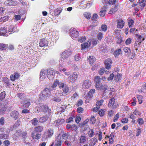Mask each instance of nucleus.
Here are the masks:
<instances>
[{
    "label": "nucleus",
    "instance_id": "59",
    "mask_svg": "<svg viewBox=\"0 0 146 146\" xmlns=\"http://www.w3.org/2000/svg\"><path fill=\"white\" fill-rule=\"evenodd\" d=\"M117 2V1L116 0H109L108 3L109 4L113 5L116 3Z\"/></svg>",
    "mask_w": 146,
    "mask_h": 146
},
{
    "label": "nucleus",
    "instance_id": "25",
    "mask_svg": "<svg viewBox=\"0 0 146 146\" xmlns=\"http://www.w3.org/2000/svg\"><path fill=\"white\" fill-rule=\"evenodd\" d=\"M118 6V5L117 4H115L114 7L113 8L111 9L110 11V13L111 14H113L116 12L118 9L117 7Z\"/></svg>",
    "mask_w": 146,
    "mask_h": 146
},
{
    "label": "nucleus",
    "instance_id": "39",
    "mask_svg": "<svg viewBox=\"0 0 146 146\" xmlns=\"http://www.w3.org/2000/svg\"><path fill=\"white\" fill-rule=\"evenodd\" d=\"M84 17L87 19H89L91 17V14L88 12H85L84 14Z\"/></svg>",
    "mask_w": 146,
    "mask_h": 146
},
{
    "label": "nucleus",
    "instance_id": "23",
    "mask_svg": "<svg viewBox=\"0 0 146 146\" xmlns=\"http://www.w3.org/2000/svg\"><path fill=\"white\" fill-rule=\"evenodd\" d=\"M108 89H110V90H111V88H110V87L108 88V86L106 84H104V85H102V84L101 85L100 87L98 88V89L100 90H107ZM112 90L113 89V88H112Z\"/></svg>",
    "mask_w": 146,
    "mask_h": 146
},
{
    "label": "nucleus",
    "instance_id": "29",
    "mask_svg": "<svg viewBox=\"0 0 146 146\" xmlns=\"http://www.w3.org/2000/svg\"><path fill=\"white\" fill-rule=\"evenodd\" d=\"M123 50L126 54L128 55V56H129V55L130 54L131 52L130 49L128 47H125L123 48Z\"/></svg>",
    "mask_w": 146,
    "mask_h": 146
},
{
    "label": "nucleus",
    "instance_id": "22",
    "mask_svg": "<svg viewBox=\"0 0 146 146\" xmlns=\"http://www.w3.org/2000/svg\"><path fill=\"white\" fill-rule=\"evenodd\" d=\"M86 136L82 135L80 136L78 138V140L79 141V143H83L85 142L86 141Z\"/></svg>",
    "mask_w": 146,
    "mask_h": 146
},
{
    "label": "nucleus",
    "instance_id": "2",
    "mask_svg": "<svg viewBox=\"0 0 146 146\" xmlns=\"http://www.w3.org/2000/svg\"><path fill=\"white\" fill-rule=\"evenodd\" d=\"M58 86L60 88H62L63 90V92L61 94H62L63 95L65 96L70 93L68 87L66 84H64V83L58 82Z\"/></svg>",
    "mask_w": 146,
    "mask_h": 146
},
{
    "label": "nucleus",
    "instance_id": "51",
    "mask_svg": "<svg viewBox=\"0 0 146 146\" xmlns=\"http://www.w3.org/2000/svg\"><path fill=\"white\" fill-rule=\"evenodd\" d=\"M86 37L85 36H82L79 38L78 40L80 42H82L86 40Z\"/></svg>",
    "mask_w": 146,
    "mask_h": 146
},
{
    "label": "nucleus",
    "instance_id": "46",
    "mask_svg": "<svg viewBox=\"0 0 146 146\" xmlns=\"http://www.w3.org/2000/svg\"><path fill=\"white\" fill-rule=\"evenodd\" d=\"M94 130L93 129L90 130L88 133V136L90 137H92L94 135Z\"/></svg>",
    "mask_w": 146,
    "mask_h": 146
},
{
    "label": "nucleus",
    "instance_id": "53",
    "mask_svg": "<svg viewBox=\"0 0 146 146\" xmlns=\"http://www.w3.org/2000/svg\"><path fill=\"white\" fill-rule=\"evenodd\" d=\"M61 11L62 10H60L59 9H57L54 11V14L56 15H58L61 13Z\"/></svg>",
    "mask_w": 146,
    "mask_h": 146
},
{
    "label": "nucleus",
    "instance_id": "6",
    "mask_svg": "<svg viewBox=\"0 0 146 146\" xmlns=\"http://www.w3.org/2000/svg\"><path fill=\"white\" fill-rule=\"evenodd\" d=\"M47 77L49 79H52L54 76V70L53 69H49L46 70Z\"/></svg>",
    "mask_w": 146,
    "mask_h": 146
},
{
    "label": "nucleus",
    "instance_id": "54",
    "mask_svg": "<svg viewBox=\"0 0 146 146\" xmlns=\"http://www.w3.org/2000/svg\"><path fill=\"white\" fill-rule=\"evenodd\" d=\"M137 98H138V102H139V104H141L142 103V96L141 95H138L137 96Z\"/></svg>",
    "mask_w": 146,
    "mask_h": 146
},
{
    "label": "nucleus",
    "instance_id": "57",
    "mask_svg": "<svg viewBox=\"0 0 146 146\" xmlns=\"http://www.w3.org/2000/svg\"><path fill=\"white\" fill-rule=\"evenodd\" d=\"M101 28L102 31L105 32L106 31L107 29V26L105 25H102L101 26Z\"/></svg>",
    "mask_w": 146,
    "mask_h": 146
},
{
    "label": "nucleus",
    "instance_id": "13",
    "mask_svg": "<svg viewBox=\"0 0 146 146\" xmlns=\"http://www.w3.org/2000/svg\"><path fill=\"white\" fill-rule=\"evenodd\" d=\"M46 70H42L40 72V79L41 80H42L44 79L47 75L46 74Z\"/></svg>",
    "mask_w": 146,
    "mask_h": 146
},
{
    "label": "nucleus",
    "instance_id": "35",
    "mask_svg": "<svg viewBox=\"0 0 146 146\" xmlns=\"http://www.w3.org/2000/svg\"><path fill=\"white\" fill-rule=\"evenodd\" d=\"M6 108L4 106H0V114H3L5 113L6 110Z\"/></svg>",
    "mask_w": 146,
    "mask_h": 146
},
{
    "label": "nucleus",
    "instance_id": "7",
    "mask_svg": "<svg viewBox=\"0 0 146 146\" xmlns=\"http://www.w3.org/2000/svg\"><path fill=\"white\" fill-rule=\"evenodd\" d=\"M53 133V131L52 129H48L47 132H45L43 135V138L45 140L47 138L50 137L52 135Z\"/></svg>",
    "mask_w": 146,
    "mask_h": 146
},
{
    "label": "nucleus",
    "instance_id": "55",
    "mask_svg": "<svg viewBox=\"0 0 146 146\" xmlns=\"http://www.w3.org/2000/svg\"><path fill=\"white\" fill-rule=\"evenodd\" d=\"M105 72H106V71L104 68H101L99 71V73L100 75H102Z\"/></svg>",
    "mask_w": 146,
    "mask_h": 146
},
{
    "label": "nucleus",
    "instance_id": "42",
    "mask_svg": "<svg viewBox=\"0 0 146 146\" xmlns=\"http://www.w3.org/2000/svg\"><path fill=\"white\" fill-rule=\"evenodd\" d=\"M110 90V89H108L107 90H104L103 92L102 96L103 97L105 96L106 97H107L108 96H107V95L108 93V92Z\"/></svg>",
    "mask_w": 146,
    "mask_h": 146
},
{
    "label": "nucleus",
    "instance_id": "64",
    "mask_svg": "<svg viewBox=\"0 0 146 146\" xmlns=\"http://www.w3.org/2000/svg\"><path fill=\"white\" fill-rule=\"evenodd\" d=\"M61 141H55L54 146H61Z\"/></svg>",
    "mask_w": 146,
    "mask_h": 146
},
{
    "label": "nucleus",
    "instance_id": "62",
    "mask_svg": "<svg viewBox=\"0 0 146 146\" xmlns=\"http://www.w3.org/2000/svg\"><path fill=\"white\" fill-rule=\"evenodd\" d=\"M98 17V15L97 14L94 13L93 14L92 19V20H96Z\"/></svg>",
    "mask_w": 146,
    "mask_h": 146
},
{
    "label": "nucleus",
    "instance_id": "3",
    "mask_svg": "<svg viewBox=\"0 0 146 146\" xmlns=\"http://www.w3.org/2000/svg\"><path fill=\"white\" fill-rule=\"evenodd\" d=\"M39 107H38L37 111L39 110V111L44 112H47L48 113V114H51V112L50 110L49 109L48 106L45 104L40 105L39 106Z\"/></svg>",
    "mask_w": 146,
    "mask_h": 146
},
{
    "label": "nucleus",
    "instance_id": "49",
    "mask_svg": "<svg viewBox=\"0 0 146 146\" xmlns=\"http://www.w3.org/2000/svg\"><path fill=\"white\" fill-rule=\"evenodd\" d=\"M103 37V34L100 32L98 33L97 35V37L98 40H100Z\"/></svg>",
    "mask_w": 146,
    "mask_h": 146
},
{
    "label": "nucleus",
    "instance_id": "56",
    "mask_svg": "<svg viewBox=\"0 0 146 146\" xmlns=\"http://www.w3.org/2000/svg\"><path fill=\"white\" fill-rule=\"evenodd\" d=\"M68 81L70 82L75 81V80L74 79V78H73V76L72 75L69 76L68 78Z\"/></svg>",
    "mask_w": 146,
    "mask_h": 146
},
{
    "label": "nucleus",
    "instance_id": "26",
    "mask_svg": "<svg viewBox=\"0 0 146 146\" xmlns=\"http://www.w3.org/2000/svg\"><path fill=\"white\" fill-rule=\"evenodd\" d=\"M106 7H104L102 9V10L100 12V16L104 17L106 13Z\"/></svg>",
    "mask_w": 146,
    "mask_h": 146
},
{
    "label": "nucleus",
    "instance_id": "45",
    "mask_svg": "<svg viewBox=\"0 0 146 146\" xmlns=\"http://www.w3.org/2000/svg\"><path fill=\"white\" fill-rule=\"evenodd\" d=\"M144 121L143 119L141 118H138L137 119V122L140 125H142L144 123Z\"/></svg>",
    "mask_w": 146,
    "mask_h": 146
},
{
    "label": "nucleus",
    "instance_id": "11",
    "mask_svg": "<svg viewBox=\"0 0 146 146\" xmlns=\"http://www.w3.org/2000/svg\"><path fill=\"white\" fill-rule=\"evenodd\" d=\"M112 63L111 60L110 58H108L105 60V68L107 69H110L111 68V64Z\"/></svg>",
    "mask_w": 146,
    "mask_h": 146
},
{
    "label": "nucleus",
    "instance_id": "31",
    "mask_svg": "<svg viewBox=\"0 0 146 146\" xmlns=\"http://www.w3.org/2000/svg\"><path fill=\"white\" fill-rule=\"evenodd\" d=\"M23 103V106L25 108H27L31 105L30 102L28 100H25Z\"/></svg>",
    "mask_w": 146,
    "mask_h": 146
},
{
    "label": "nucleus",
    "instance_id": "5",
    "mask_svg": "<svg viewBox=\"0 0 146 146\" xmlns=\"http://www.w3.org/2000/svg\"><path fill=\"white\" fill-rule=\"evenodd\" d=\"M70 36L73 38H76L78 36V32L75 28L71 29L70 30Z\"/></svg>",
    "mask_w": 146,
    "mask_h": 146
},
{
    "label": "nucleus",
    "instance_id": "48",
    "mask_svg": "<svg viewBox=\"0 0 146 146\" xmlns=\"http://www.w3.org/2000/svg\"><path fill=\"white\" fill-rule=\"evenodd\" d=\"M96 121V119L94 116H91L90 118V121L91 124H93L95 123Z\"/></svg>",
    "mask_w": 146,
    "mask_h": 146
},
{
    "label": "nucleus",
    "instance_id": "50",
    "mask_svg": "<svg viewBox=\"0 0 146 146\" xmlns=\"http://www.w3.org/2000/svg\"><path fill=\"white\" fill-rule=\"evenodd\" d=\"M141 41H136L134 44V46L135 47L137 48L139 47L141 44Z\"/></svg>",
    "mask_w": 146,
    "mask_h": 146
},
{
    "label": "nucleus",
    "instance_id": "36",
    "mask_svg": "<svg viewBox=\"0 0 146 146\" xmlns=\"http://www.w3.org/2000/svg\"><path fill=\"white\" fill-rule=\"evenodd\" d=\"M32 124L34 126H35L37 125L38 123V121L36 118H34L31 120Z\"/></svg>",
    "mask_w": 146,
    "mask_h": 146
},
{
    "label": "nucleus",
    "instance_id": "19",
    "mask_svg": "<svg viewBox=\"0 0 146 146\" xmlns=\"http://www.w3.org/2000/svg\"><path fill=\"white\" fill-rule=\"evenodd\" d=\"M5 4L8 6H13L16 5L17 2L12 0H7L5 2Z\"/></svg>",
    "mask_w": 146,
    "mask_h": 146
},
{
    "label": "nucleus",
    "instance_id": "58",
    "mask_svg": "<svg viewBox=\"0 0 146 146\" xmlns=\"http://www.w3.org/2000/svg\"><path fill=\"white\" fill-rule=\"evenodd\" d=\"M17 96L19 97L20 99H22L23 98L24 96V94L23 93H19L17 94Z\"/></svg>",
    "mask_w": 146,
    "mask_h": 146
},
{
    "label": "nucleus",
    "instance_id": "34",
    "mask_svg": "<svg viewBox=\"0 0 146 146\" xmlns=\"http://www.w3.org/2000/svg\"><path fill=\"white\" fill-rule=\"evenodd\" d=\"M121 74L118 73L116 76L114 77V80L116 82H118L120 80L121 78Z\"/></svg>",
    "mask_w": 146,
    "mask_h": 146
},
{
    "label": "nucleus",
    "instance_id": "17",
    "mask_svg": "<svg viewBox=\"0 0 146 146\" xmlns=\"http://www.w3.org/2000/svg\"><path fill=\"white\" fill-rule=\"evenodd\" d=\"M20 76L19 74L17 72H15L14 74H12L10 76V79L11 81H13L16 79L18 78Z\"/></svg>",
    "mask_w": 146,
    "mask_h": 146
},
{
    "label": "nucleus",
    "instance_id": "1",
    "mask_svg": "<svg viewBox=\"0 0 146 146\" xmlns=\"http://www.w3.org/2000/svg\"><path fill=\"white\" fill-rule=\"evenodd\" d=\"M71 54L70 51L65 50L60 54L59 60L60 63L62 64L64 62L67 61L68 58Z\"/></svg>",
    "mask_w": 146,
    "mask_h": 146
},
{
    "label": "nucleus",
    "instance_id": "30",
    "mask_svg": "<svg viewBox=\"0 0 146 146\" xmlns=\"http://www.w3.org/2000/svg\"><path fill=\"white\" fill-rule=\"evenodd\" d=\"M98 140L96 138H92L90 142V146H94L97 142Z\"/></svg>",
    "mask_w": 146,
    "mask_h": 146
},
{
    "label": "nucleus",
    "instance_id": "40",
    "mask_svg": "<svg viewBox=\"0 0 146 146\" xmlns=\"http://www.w3.org/2000/svg\"><path fill=\"white\" fill-rule=\"evenodd\" d=\"M58 80H56V81L54 82L53 84L51 86V88L53 89L56 88L57 85L58 84Z\"/></svg>",
    "mask_w": 146,
    "mask_h": 146
},
{
    "label": "nucleus",
    "instance_id": "43",
    "mask_svg": "<svg viewBox=\"0 0 146 146\" xmlns=\"http://www.w3.org/2000/svg\"><path fill=\"white\" fill-rule=\"evenodd\" d=\"M15 27H14L13 26H9L8 28L9 31V32H15Z\"/></svg>",
    "mask_w": 146,
    "mask_h": 146
},
{
    "label": "nucleus",
    "instance_id": "47",
    "mask_svg": "<svg viewBox=\"0 0 146 146\" xmlns=\"http://www.w3.org/2000/svg\"><path fill=\"white\" fill-rule=\"evenodd\" d=\"M83 103V101L80 99L78 100L77 103L76 104V106L78 107L81 106Z\"/></svg>",
    "mask_w": 146,
    "mask_h": 146
},
{
    "label": "nucleus",
    "instance_id": "33",
    "mask_svg": "<svg viewBox=\"0 0 146 146\" xmlns=\"http://www.w3.org/2000/svg\"><path fill=\"white\" fill-rule=\"evenodd\" d=\"M9 137L8 134H0V139H8Z\"/></svg>",
    "mask_w": 146,
    "mask_h": 146
},
{
    "label": "nucleus",
    "instance_id": "38",
    "mask_svg": "<svg viewBox=\"0 0 146 146\" xmlns=\"http://www.w3.org/2000/svg\"><path fill=\"white\" fill-rule=\"evenodd\" d=\"M57 125H59L62 124L64 121V120L63 119H58L57 120Z\"/></svg>",
    "mask_w": 146,
    "mask_h": 146
},
{
    "label": "nucleus",
    "instance_id": "18",
    "mask_svg": "<svg viewBox=\"0 0 146 146\" xmlns=\"http://www.w3.org/2000/svg\"><path fill=\"white\" fill-rule=\"evenodd\" d=\"M31 135L33 139L35 138L38 139L40 138L41 134L34 131L32 132Z\"/></svg>",
    "mask_w": 146,
    "mask_h": 146
},
{
    "label": "nucleus",
    "instance_id": "21",
    "mask_svg": "<svg viewBox=\"0 0 146 146\" xmlns=\"http://www.w3.org/2000/svg\"><path fill=\"white\" fill-rule=\"evenodd\" d=\"M81 45L82 49H84L85 48H88L90 46V42L88 41V42L82 44Z\"/></svg>",
    "mask_w": 146,
    "mask_h": 146
},
{
    "label": "nucleus",
    "instance_id": "27",
    "mask_svg": "<svg viewBox=\"0 0 146 146\" xmlns=\"http://www.w3.org/2000/svg\"><path fill=\"white\" fill-rule=\"evenodd\" d=\"M34 131L37 132H41L43 129V127L42 126H39L35 127L34 128Z\"/></svg>",
    "mask_w": 146,
    "mask_h": 146
},
{
    "label": "nucleus",
    "instance_id": "63",
    "mask_svg": "<svg viewBox=\"0 0 146 146\" xmlns=\"http://www.w3.org/2000/svg\"><path fill=\"white\" fill-rule=\"evenodd\" d=\"M99 114L101 116H102L104 115V110L101 109L99 111Z\"/></svg>",
    "mask_w": 146,
    "mask_h": 146
},
{
    "label": "nucleus",
    "instance_id": "20",
    "mask_svg": "<svg viewBox=\"0 0 146 146\" xmlns=\"http://www.w3.org/2000/svg\"><path fill=\"white\" fill-rule=\"evenodd\" d=\"M117 27L118 28L121 29L124 25V23L122 20H118Z\"/></svg>",
    "mask_w": 146,
    "mask_h": 146
},
{
    "label": "nucleus",
    "instance_id": "8",
    "mask_svg": "<svg viewBox=\"0 0 146 146\" xmlns=\"http://www.w3.org/2000/svg\"><path fill=\"white\" fill-rule=\"evenodd\" d=\"M91 82L88 80H86L83 82L82 87L84 89H88L91 86Z\"/></svg>",
    "mask_w": 146,
    "mask_h": 146
},
{
    "label": "nucleus",
    "instance_id": "12",
    "mask_svg": "<svg viewBox=\"0 0 146 146\" xmlns=\"http://www.w3.org/2000/svg\"><path fill=\"white\" fill-rule=\"evenodd\" d=\"M10 115L11 117L15 119H16L19 118V114L17 111L14 110L11 113Z\"/></svg>",
    "mask_w": 146,
    "mask_h": 146
},
{
    "label": "nucleus",
    "instance_id": "44",
    "mask_svg": "<svg viewBox=\"0 0 146 146\" xmlns=\"http://www.w3.org/2000/svg\"><path fill=\"white\" fill-rule=\"evenodd\" d=\"M69 136L68 133H65L62 135V137L64 139H66L68 138Z\"/></svg>",
    "mask_w": 146,
    "mask_h": 146
},
{
    "label": "nucleus",
    "instance_id": "24",
    "mask_svg": "<svg viewBox=\"0 0 146 146\" xmlns=\"http://www.w3.org/2000/svg\"><path fill=\"white\" fill-rule=\"evenodd\" d=\"M88 60L90 64L91 65H92L96 61V59L93 56H89Z\"/></svg>",
    "mask_w": 146,
    "mask_h": 146
},
{
    "label": "nucleus",
    "instance_id": "15",
    "mask_svg": "<svg viewBox=\"0 0 146 146\" xmlns=\"http://www.w3.org/2000/svg\"><path fill=\"white\" fill-rule=\"evenodd\" d=\"M48 44V41L45 38H43L40 42V46L41 47L47 46Z\"/></svg>",
    "mask_w": 146,
    "mask_h": 146
},
{
    "label": "nucleus",
    "instance_id": "16",
    "mask_svg": "<svg viewBox=\"0 0 146 146\" xmlns=\"http://www.w3.org/2000/svg\"><path fill=\"white\" fill-rule=\"evenodd\" d=\"M51 114H46L45 116H43L40 117L39 119V121L42 123L48 120L50 118Z\"/></svg>",
    "mask_w": 146,
    "mask_h": 146
},
{
    "label": "nucleus",
    "instance_id": "10",
    "mask_svg": "<svg viewBox=\"0 0 146 146\" xmlns=\"http://www.w3.org/2000/svg\"><path fill=\"white\" fill-rule=\"evenodd\" d=\"M64 95H60L59 96L57 95V94H55V96H54L52 98V100L56 102H60Z\"/></svg>",
    "mask_w": 146,
    "mask_h": 146
},
{
    "label": "nucleus",
    "instance_id": "28",
    "mask_svg": "<svg viewBox=\"0 0 146 146\" xmlns=\"http://www.w3.org/2000/svg\"><path fill=\"white\" fill-rule=\"evenodd\" d=\"M6 33V30L5 27H2L0 28V36H4L6 35L5 34Z\"/></svg>",
    "mask_w": 146,
    "mask_h": 146
},
{
    "label": "nucleus",
    "instance_id": "32",
    "mask_svg": "<svg viewBox=\"0 0 146 146\" xmlns=\"http://www.w3.org/2000/svg\"><path fill=\"white\" fill-rule=\"evenodd\" d=\"M115 99L114 98H111L109 101V102L108 104L109 106H112L114 105L115 103Z\"/></svg>",
    "mask_w": 146,
    "mask_h": 146
},
{
    "label": "nucleus",
    "instance_id": "37",
    "mask_svg": "<svg viewBox=\"0 0 146 146\" xmlns=\"http://www.w3.org/2000/svg\"><path fill=\"white\" fill-rule=\"evenodd\" d=\"M121 50V49H118L117 50L115 51L114 52V55L115 57L118 56L120 54Z\"/></svg>",
    "mask_w": 146,
    "mask_h": 146
},
{
    "label": "nucleus",
    "instance_id": "41",
    "mask_svg": "<svg viewBox=\"0 0 146 146\" xmlns=\"http://www.w3.org/2000/svg\"><path fill=\"white\" fill-rule=\"evenodd\" d=\"M5 91L1 92L0 94V100H3L5 98Z\"/></svg>",
    "mask_w": 146,
    "mask_h": 146
},
{
    "label": "nucleus",
    "instance_id": "60",
    "mask_svg": "<svg viewBox=\"0 0 146 146\" xmlns=\"http://www.w3.org/2000/svg\"><path fill=\"white\" fill-rule=\"evenodd\" d=\"M61 135L60 134L58 135V136H56L55 138V141H61Z\"/></svg>",
    "mask_w": 146,
    "mask_h": 146
},
{
    "label": "nucleus",
    "instance_id": "61",
    "mask_svg": "<svg viewBox=\"0 0 146 146\" xmlns=\"http://www.w3.org/2000/svg\"><path fill=\"white\" fill-rule=\"evenodd\" d=\"M114 76V75L113 74H110V76L108 78V80L109 81L112 80Z\"/></svg>",
    "mask_w": 146,
    "mask_h": 146
},
{
    "label": "nucleus",
    "instance_id": "14",
    "mask_svg": "<svg viewBox=\"0 0 146 146\" xmlns=\"http://www.w3.org/2000/svg\"><path fill=\"white\" fill-rule=\"evenodd\" d=\"M95 90L94 89L91 90L85 97L86 99H89L92 98L93 96V94L95 92Z\"/></svg>",
    "mask_w": 146,
    "mask_h": 146
},
{
    "label": "nucleus",
    "instance_id": "9",
    "mask_svg": "<svg viewBox=\"0 0 146 146\" xmlns=\"http://www.w3.org/2000/svg\"><path fill=\"white\" fill-rule=\"evenodd\" d=\"M100 80L101 78L100 77L97 76L95 77L94 81L96 83V87L97 88L101 86V85L102 84Z\"/></svg>",
    "mask_w": 146,
    "mask_h": 146
},
{
    "label": "nucleus",
    "instance_id": "4",
    "mask_svg": "<svg viewBox=\"0 0 146 146\" xmlns=\"http://www.w3.org/2000/svg\"><path fill=\"white\" fill-rule=\"evenodd\" d=\"M42 94L43 96L42 97L40 96V98L42 100H44L49 97L51 94L50 90V89L46 88L44 89L42 92Z\"/></svg>",
    "mask_w": 146,
    "mask_h": 146
},
{
    "label": "nucleus",
    "instance_id": "52",
    "mask_svg": "<svg viewBox=\"0 0 146 146\" xmlns=\"http://www.w3.org/2000/svg\"><path fill=\"white\" fill-rule=\"evenodd\" d=\"M7 46L6 45L3 44H0V49L2 50H5Z\"/></svg>",
    "mask_w": 146,
    "mask_h": 146
}]
</instances>
